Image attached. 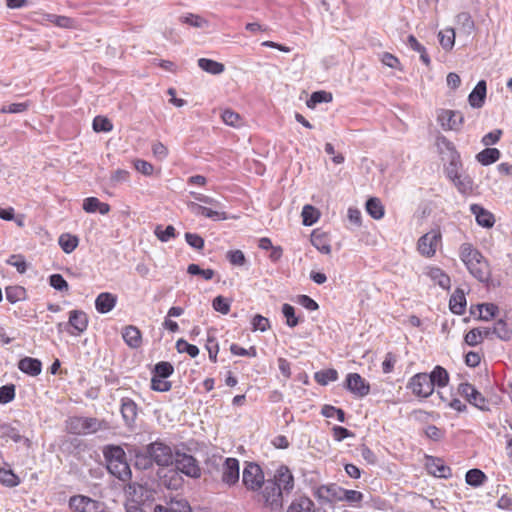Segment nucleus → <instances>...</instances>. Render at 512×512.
Returning a JSON list of instances; mask_svg holds the SVG:
<instances>
[{
    "instance_id": "obj_8",
    "label": "nucleus",
    "mask_w": 512,
    "mask_h": 512,
    "mask_svg": "<svg viewBox=\"0 0 512 512\" xmlns=\"http://www.w3.org/2000/svg\"><path fill=\"white\" fill-rule=\"evenodd\" d=\"M148 454L151 455L154 464L161 467H168L173 464L172 448L166 443L156 440L147 445Z\"/></svg>"
},
{
    "instance_id": "obj_36",
    "label": "nucleus",
    "mask_w": 512,
    "mask_h": 512,
    "mask_svg": "<svg viewBox=\"0 0 512 512\" xmlns=\"http://www.w3.org/2000/svg\"><path fill=\"white\" fill-rule=\"evenodd\" d=\"M311 243L320 253L326 255L331 253V245L325 233L314 231L311 234Z\"/></svg>"
},
{
    "instance_id": "obj_41",
    "label": "nucleus",
    "mask_w": 512,
    "mask_h": 512,
    "mask_svg": "<svg viewBox=\"0 0 512 512\" xmlns=\"http://www.w3.org/2000/svg\"><path fill=\"white\" fill-rule=\"evenodd\" d=\"M314 379L318 384L325 386L338 379V372L333 368L323 369L314 373Z\"/></svg>"
},
{
    "instance_id": "obj_42",
    "label": "nucleus",
    "mask_w": 512,
    "mask_h": 512,
    "mask_svg": "<svg viewBox=\"0 0 512 512\" xmlns=\"http://www.w3.org/2000/svg\"><path fill=\"white\" fill-rule=\"evenodd\" d=\"M430 278L443 289H450V277L440 268H432L429 271Z\"/></svg>"
},
{
    "instance_id": "obj_29",
    "label": "nucleus",
    "mask_w": 512,
    "mask_h": 512,
    "mask_svg": "<svg viewBox=\"0 0 512 512\" xmlns=\"http://www.w3.org/2000/svg\"><path fill=\"white\" fill-rule=\"evenodd\" d=\"M82 208L87 213L99 212L102 215L109 213L110 205L105 202H101L96 197H87L83 201Z\"/></svg>"
},
{
    "instance_id": "obj_18",
    "label": "nucleus",
    "mask_w": 512,
    "mask_h": 512,
    "mask_svg": "<svg viewBox=\"0 0 512 512\" xmlns=\"http://www.w3.org/2000/svg\"><path fill=\"white\" fill-rule=\"evenodd\" d=\"M160 484L167 489L178 490L183 486L184 479L176 468L161 469L158 471Z\"/></svg>"
},
{
    "instance_id": "obj_6",
    "label": "nucleus",
    "mask_w": 512,
    "mask_h": 512,
    "mask_svg": "<svg viewBox=\"0 0 512 512\" xmlns=\"http://www.w3.org/2000/svg\"><path fill=\"white\" fill-rule=\"evenodd\" d=\"M264 472L255 462H246L242 473V482L247 490L258 491L265 482Z\"/></svg>"
},
{
    "instance_id": "obj_52",
    "label": "nucleus",
    "mask_w": 512,
    "mask_h": 512,
    "mask_svg": "<svg viewBox=\"0 0 512 512\" xmlns=\"http://www.w3.org/2000/svg\"><path fill=\"white\" fill-rule=\"evenodd\" d=\"M332 101V94L323 90L313 92L306 104L309 108H315L320 103Z\"/></svg>"
},
{
    "instance_id": "obj_38",
    "label": "nucleus",
    "mask_w": 512,
    "mask_h": 512,
    "mask_svg": "<svg viewBox=\"0 0 512 512\" xmlns=\"http://www.w3.org/2000/svg\"><path fill=\"white\" fill-rule=\"evenodd\" d=\"M487 480L486 474L477 468L470 469L466 472L465 481L472 487H480Z\"/></svg>"
},
{
    "instance_id": "obj_50",
    "label": "nucleus",
    "mask_w": 512,
    "mask_h": 512,
    "mask_svg": "<svg viewBox=\"0 0 512 512\" xmlns=\"http://www.w3.org/2000/svg\"><path fill=\"white\" fill-rule=\"evenodd\" d=\"M439 42L441 47L449 51L454 47L455 44V31L452 28L445 29L444 31H440L438 34Z\"/></svg>"
},
{
    "instance_id": "obj_17",
    "label": "nucleus",
    "mask_w": 512,
    "mask_h": 512,
    "mask_svg": "<svg viewBox=\"0 0 512 512\" xmlns=\"http://www.w3.org/2000/svg\"><path fill=\"white\" fill-rule=\"evenodd\" d=\"M342 493V487L331 483L328 485H321L314 490L313 495L321 502V503H333L340 502Z\"/></svg>"
},
{
    "instance_id": "obj_22",
    "label": "nucleus",
    "mask_w": 512,
    "mask_h": 512,
    "mask_svg": "<svg viewBox=\"0 0 512 512\" xmlns=\"http://www.w3.org/2000/svg\"><path fill=\"white\" fill-rule=\"evenodd\" d=\"M154 512H192V508L185 498L171 497L166 505H156Z\"/></svg>"
},
{
    "instance_id": "obj_11",
    "label": "nucleus",
    "mask_w": 512,
    "mask_h": 512,
    "mask_svg": "<svg viewBox=\"0 0 512 512\" xmlns=\"http://www.w3.org/2000/svg\"><path fill=\"white\" fill-rule=\"evenodd\" d=\"M407 388L415 396L421 398H428L434 392V387L428 373H417L412 376L408 381Z\"/></svg>"
},
{
    "instance_id": "obj_28",
    "label": "nucleus",
    "mask_w": 512,
    "mask_h": 512,
    "mask_svg": "<svg viewBox=\"0 0 512 512\" xmlns=\"http://www.w3.org/2000/svg\"><path fill=\"white\" fill-rule=\"evenodd\" d=\"M449 308L452 313L461 315L466 309V297L465 292L461 288H457L451 295L449 300Z\"/></svg>"
},
{
    "instance_id": "obj_56",
    "label": "nucleus",
    "mask_w": 512,
    "mask_h": 512,
    "mask_svg": "<svg viewBox=\"0 0 512 512\" xmlns=\"http://www.w3.org/2000/svg\"><path fill=\"white\" fill-rule=\"evenodd\" d=\"M321 414L326 418L336 417L341 423L345 422L346 415L344 410L334 407L332 405H324L321 410Z\"/></svg>"
},
{
    "instance_id": "obj_4",
    "label": "nucleus",
    "mask_w": 512,
    "mask_h": 512,
    "mask_svg": "<svg viewBox=\"0 0 512 512\" xmlns=\"http://www.w3.org/2000/svg\"><path fill=\"white\" fill-rule=\"evenodd\" d=\"M66 429L70 434L85 435L100 429V422L94 417H71L66 421Z\"/></svg>"
},
{
    "instance_id": "obj_53",
    "label": "nucleus",
    "mask_w": 512,
    "mask_h": 512,
    "mask_svg": "<svg viewBox=\"0 0 512 512\" xmlns=\"http://www.w3.org/2000/svg\"><path fill=\"white\" fill-rule=\"evenodd\" d=\"M174 372V367L170 362L167 361H160L157 364H155L153 370H152V376L154 377H160V378H168L170 377Z\"/></svg>"
},
{
    "instance_id": "obj_40",
    "label": "nucleus",
    "mask_w": 512,
    "mask_h": 512,
    "mask_svg": "<svg viewBox=\"0 0 512 512\" xmlns=\"http://www.w3.org/2000/svg\"><path fill=\"white\" fill-rule=\"evenodd\" d=\"M58 243L65 253L70 254L78 246L79 239L77 236L71 235L69 233H64L60 235Z\"/></svg>"
},
{
    "instance_id": "obj_43",
    "label": "nucleus",
    "mask_w": 512,
    "mask_h": 512,
    "mask_svg": "<svg viewBox=\"0 0 512 512\" xmlns=\"http://www.w3.org/2000/svg\"><path fill=\"white\" fill-rule=\"evenodd\" d=\"M5 295L7 301L14 304L26 298V290L24 287L18 285L7 286L5 288Z\"/></svg>"
},
{
    "instance_id": "obj_32",
    "label": "nucleus",
    "mask_w": 512,
    "mask_h": 512,
    "mask_svg": "<svg viewBox=\"0 0 512 512\" xmlns=\"http://www.w3.org/2000/svg\"><path fill=\"white\" fill-rule=\"evenodd\" d=\"M122 337L124 342L131 348H138L142 343L140 330L132 325L126 326L123 329Z\"/></svg>"
},
{
    "instance_id": "obj_61",
    "label": "nucleus",
    "mask_w": 512,
    "mask_h": 512,
    "mask_svg": "<svg viewBox=\"0 0 512 512\" xmlns=\"http://www.w3.org/2000/svg\"><path fill=\"white\" fill-rule=\"evenodd\" d=\"M15 385L6 384L0 387V404H8L15 398Z\"/></svg>"
},
{
    "instance_id": "obj_33",
    "label": "nucleus",
    "mask_w": 512,
    "mask_h": 512,
    "mask_svg": "<svg viewBox=\"0 0 512 512\" xmlns=\"http://www.w3.org/2000/svg\"><path fill=\"white\" fill-rule=\"evenodd\" d=\"M428 375L434 388L435 386L443 388L446 387L449 383V374L447 370L440 365L435 366L431 373Z\"/></svg>"
},
{
    "instance_id": "obj_14",
    "label": "nucleus",
    "mask_w": 512,
    "mask_h": 512,
    "mask_svg": "<svg viewBox=\"0 0 512 512\" xmlns=\"http://www.w3.org/2000/svg\"><path fill=\"white\" fill-rule=\"evenodd\" d=\"M441 240V233L439 230H431L420 237L418 240V251L421 255L432 257L436 253V248Z\"/></svg>"
},
{
    "instance_id": "obj_45",
    "label": "nucleus",
    "mask_w": 512,
    "mask_h": 512,
    "mask_svg": "<svg viewBox=\"0 0 512 512\" xmlns=\"http://www.w3.org/2000/svg\"><path fill=\"white\" fill-rule=\"evenodd\" d=\"M363 499L364 495L362 492L342 488L340 502H346L349 505L356 507L357 504L363 501Z\"/></svg>"
},
{
    "instance_id": "obj_26",
    "label": "nucleus",
    "mask_w": 512,
    "mask_h": 512,
    "mask_svg": "<svg viewBox=\"0 0 512 512\" xmlns=\"http://www.w3.org/2000/svg\"><path fill=\"white\" fill-rule=\"evenodd\" d=\"M18 369L29 375V376H38L42 371V363L37 358L32 357H24L18 362Z\"/></svg>"
},
{
    "instance_id": "obj_1",
    "label": "nucleus",
    "mask_w": 512,
    "mask_h": 512,
    "mask_svg": "<svg viewBox=\"0 0 512 512\" xmlns=\"http://www.w3.org/2000/svg\"><path fill=\"white\" fill-rule=\"evenodd\" d=\"M459 257L469 273L481 283H488L491 278L490 265L482 253L471 243L460 246Z\"/></svg>"
},
{
    "instance_id": "obj_7",
    "label": "nucleus",
    "mask_w": 512,
    "mask_h": 512,
    "mask_svg": "<svg viewBox=\"0 0 512 512\" xmlns=\"http://www.w3.org/2000/svg\"><path fill=\"white\" fill-rule=\"evenodd\" d=\"M263 489L260 493L259 501H262L264 506L271 510H278L283 506L284 494L276 485L275 481L270 479L266 480L263 484Z\"/></svg>"
},
{
    "instance_id": "obj_57",
    "label": "nucleus",
    "mask_w": 512,
    "mask_h": 512,
    "mask_svg": "<svg viewBox=\"0 0 512 512\" xmlns=\"http://www.w3.org/2000/svg\"><path fill=\"white\" fill-rule=\"evenodd\" d=\"M176 349L179 353H187L191 358H195L199 354V348L196 345L188 343L184 339H178Z\"/></svg>"
},
{
    "instance_id": "obj_2",
    "label": "nucleus",
    "mask_w": 512,
    "mask_h": 512,
    "mask_svg": "<svg viewBox=\"0 0 512 512\" xmlns=\"http://www.w3.org/2000/svg\"><path fill=\"white\" fill-rule=\"evenodd\" d=\"M103 456L110 474L123 482L132 477L130 466L124 449L118 445H106L103 448Z\"/></svg>"
},
{
    "instance_id": "obj_21",
    "label": "nucleus",
    "mask_w": 512,
    "mask_h": 512,
    "mask_svg": "<svg viewBox=\"0 0 512 512\" xmlns=\"http://www.w3.org/2000/svg\"><path fill=\"white\" fill-rule=\"evenodd\" d=\"M426 467L428 472L435 477L447 479L452 476L451 468L439 457L427 456Z\"/></svg>"
},
{
    "instance_id": "obj_31",
    "label": "nucleus",
    "mask_w": 512,
    "mask_h": 512,
    "mask_svg": "<svg viewBox=\"0 0 512 512\" xmlns=\"http://www.w3.org/2000/svg\"><path fill=\"white\" fill-rule=\"evenodd\" d=\"M188 207L196 215H201V216L210 218L212 220H225V219H227V216H226L225 212H218V211L212 210V209H210L208 207L199 205V204H197L195 202L189 203Z\"/></svg>"
},
{
    "instance_id": "obj_55",
    "label": "nucleus",
    "mask_w": 512,
    "mask_h": 512,
    "mask_svg": "<svg viewBox=\"0 0 512 512\" xmlns=\"http://www.w3.org/2000/svg\"><path fill=\"white\" fill-rule=\"evenodd\" d=\"M319 211L311 205H305L302 210V222L305 226H312L319 219Z\"/></svg>"
},
{
    "instance_id": "obj_37",
    "label": "nucleus",
    "mask_w": 512,
    "mask_h": 512,
    "mask_svg": "<svg viewBox=\"0 0 512 512\" xmlns=\"http://www.w3.org/2000/svg\"><path fill=\"white\" fill-rule=\"evenodd\" d=\"M198 66L205 72L212 75H219L224 72V64L208 58H200L197 61Z\"/></svg>"
},
{
    "instance_id": "obj_20",
    "label": "nucleus",
    "mask_w": 512,
    "mask_h": 512,
    "mask_svg": "<svg viewBox=\"0 0 512 512\" xmlns=\"http://www.w3.org/2000/svg\"><path fill=\"white\" fill-rule=\"evenodd\" d=\"M138 405L137 403L129 398L122 397L120 400V412L123 418V421L126 426L132 427L135 424V421L138 416Z\"/></svg>"
},
{
    "instance_id": "obj_64",
    "label": "nucleus",
    "mask_w": 512,
    "mask_h": 512,
    "mask_svg": "<svg viewBox=\"0 0 512 512\" xmlns=\"http://www.w3.org/2000/svg\"><path fill=\"white\" fill-rule=\"evenodd\" d=\"M222 120L225 124L232 126V127H239L241 126V117L238 113L234 112L233 110L226 109L222 112Z\"/></svg>"
},
{
    "instance_id": "obj_23",
    "label": "nucleus",
    "mask_w": 512,
    "mask_h": 512,
    "mask_svg": "<svg viewBox=\"0 0 512 512\" xmlns=\"http://www.w3.org/2000/svg\"><path fill=\"white\" fill-rule=\"evenodd\" d=\"M0 438L6 441L12 440L15 443L23 442L26 446H30V440L21 434V431L12 423L0 424Z\"/></svg>"
},
{
    "instance_id": "obj_13",
    "label": "nucleus",
    "mask_w": 512,
    "mask_h": 512,
    "mask_svg": "<svg viewBox=\"0 0 512 512\" xmlns=\"http://www.w3.org/2000/svg\"><path fill=\"white\" fill-rule=\"evenodd\" d=\"M69 506L73 512H107L102 502L83 495L71 497Z\"/></svg>"
},
{
    "instance_id": "obj_58",
    "label": "nucleus",
    "mask_w": 512,
    "mask_h": 512,
    "mask_svg": "<svg viewBox=\"0 0 512 512\" xmlns=\"http://www.w3.org/2000/svg\"><path fill=\"white\" fill-rule=\"evenodd\" d=\"M180 20L181 22L196 28H205L208 26V21L205 18L192 13L182 16Z\"/></svg>"
},
{
    "instance_id": "obj_54",
    "label": "nucleus",
    "mask_w": 512,
    "mask_h": 512,
    "mask_svg": "<svg viewBox=\"0 0 512 512\" xmlns=\"http://www.w3.org/2000/svg\"><path fill=\"white\" fill-rule=\"evenodd\" d=\"M282 314L286 318V325L290 328L296 327L302 320L296 316L295 308L285 303L282 305Z\"/></svg>"
},
{
    "instance_id": "obj_15",
    "label": "nucleus",
    "mask_w": 512,
    "mask_h": 512,
    "mask_svg": "<svg viewBox=\"0 0 512 512\" xmlns=\"http://www.w3.org/2000/svg\"><path fill=\"white\" fill-rule=\"evenodd\" d=\"M344 387L357 397H365L370 393L369 383L358 373H349L346 376Z\"/></svg>"
},
{
    "instance_id": "obj_51",
    "label": "nucleus",
    "mask_w": 512,
    "mask_h": 512,
    "mask_svg": "<svg viewBox=\"0 0 512 512\" xmlns=\"http://www.w3.org/2000/svg\"><path fill=\"white\" fill-rule=\"evenodd\" d=\"M0 483L12 488L20 484V479L11 469L0 468Z\"/></svg>"
},
{
    "instance_id": "obj_27",
    "label": "nucleus",
    "mask_w": 512,
    "mask_h": 512,
    "mask_svg": "<svg viewBox=\"0 0 512 512\" xmlns=\"http://www.w3.org/2000/svg\"><path fill=\"white\" fill-rule=\"evenodd\" d=\"M117 297L109 292L100 293L95 300V308L101 314L110 312L116 305Z\"/></svg>"
},
{
    "instance_id": "obj_3",
    "label": "nucleus",
    "mask_w": 512,
    "mask_h": 512,
    "mask_svg": "<svg viewBox=\"0 0 512 512\" xmlns=\"http://www.w3.org/2000/svg\"><path fill=\"white\" fill-rule=\"evenodd\" d=\"M208 472L213 470L221 472V482L233 487L239 482L240 478V462L237 458L228 457L223 459L222 456L213 455L206 461Z\"/></svg>"
},
{
    "instance_id": "obj_63",
    "label": "nucleus",
    "mask_w": 512,
    "mask_h": 512,
    "mask_svg": "<svg viewBox=\"0 0 512 512\" xmlns=\"http://www.w3.org/2000/svg\"><path fill=\"white\" fill-rule=\"evenodd\" d=\"M231 302L229 299L219 295L213 299L212 307L215 311L226 315L230 311Z\"/></svg>"
},
{
    "instance_id": "obj_35",
    "label": "nucleus",
    "mask_w": 512,
    "mask_h": 512,
    "mask_svg": "<svg viewBox=\"0 0 512 512\" xmlns=\"http://www.w3.org/2000/svg\"><path fill=\"white\" fill-rule=\"evenodd\" d=\"M135 467L140 470H148L153 467V460L150 454H148L147 445L143 449L135 450Z\"/></svg>"
},
{
    "instance_id": "obj_47",
    "label": "nucleus",
    "mask_w": 512,
    "mask_h": 512,
    "mask_svg": "<svg viewBox=\"0 0 512 512\" xmlns=\"http://www.w3.org/2000/svg\"><path fill=\"white\" fill-rule=\"evenodd\" d=\"M453 184L461 194H469L473 191V180L469 175H459L458 179L452 180Z\"/></svg>"
},
{
    "instance_id": "obj_46",
    "label": "nucleus",
    "mask_w": 512,
    "mask_h": 512,
    "mask_svg": "<svg viewBox=\"0 0 512 512\" xmlns=\"http://www.w3.org/2000/svg\"><path fill=\"white\" fill-rule=\"evenodd\" d=\"M494 335L503 341H509L512 337V330L505 320L499 319L493 326Z\"/></svg>"
},
{
    "instance_id": "obj_12",
    "label": "nucleus",
    "mask_w": 512,
    "mask_h": 512,
    "mask_svg": "<svg viewBox=\"0 0 512 512\" xmlns=\"http://www.w3.org/2000/svg\"><path fill=\"white\" fill-rule=\"evenodd\" d=\"M458 392L463 396L471 405L475 406L481 411H489L488 400L474 387V385L465 382L460 383Z\"/></svg>"
},
{
    "instance_id": "obj_9",
    "label": "nucleus",
    "mask_w": 512,
    "mask_h": 512,
    "mask_svg": "<svg viewBox=\"0 0 512 512\" xmlns=\"http://www.w3.org/2000/svg\"><path fill=\"white\" fill-rule=\"evenodd\" d=\"M437 121L443 130L459 132L464 124V116L457 110L440 109L437 111Z\"/></svg>"
},
{
    "instance_id": "obj_10",
    "label": "nucleus",
    "mask_w": 512,
    "mask_h": 512,
    "mask_svg": "<svg viewBox=\"0 0 512 512\" xmlns=\"http://www.w3.org/2000/svg\"><path fill=\"white\" fill-rule=\"evenodd\" d=\"M173 463L175 468L187 477L197 479L201 476V469L198 465V461L192 455L177 452Z\"/></svg>"
},
{
    "instance_id": "obj_60",
    "label": "nucleus",
    "mask_w": 512,
    "mask_h": 512,
    "mask_svg": "<svg viewBox=\"0 0 512 512\" xmlns=\"http://www.w3.org/2000/svg\"><path fill=\"white\" fill-rule=\"evenodd\" d=\"M92 126L95 132H110L113 129L111 121L103 116H96L93 119Z\"/></svg>"
},
{
    "instance_id": "obj_34",
    "label": "nucleus",
    "mask_w": 512,
    "mask_h": 512,
    "mask_svg": "<svg viewBox=\"0 0 512 512\" xmlns=\"http://www.w3.org/2000/svg\"><path fill=\"white\" fill-rule=\"evenodd\" d=\"M500 156L499 149L486 147L476 155V160L483 166H488L498 161Z\"/></svg>"
},
{
    "instance_id": "obj_19",
    "label": "nucleus",
    "mask_w": 512,
    "mask_h": 512,
    "mask_svg": "<svg viewBox=\"0 0 512 512\" xmlns=\"http://www.w3.org/2000/svg\"><path fill=\"white\" fill-rule=\"evenodd\" d=\"M67 326L72 328V330H68L71 335L78 336L82 334L88 327L87 314L82 310H71Z\"/></svg>"
},
{
    "instance_id": "obj_5",
    "label": "nucleus",
    "mask_w": 512,
    "mask_h": 512,
    "mask_svg": "<svg viewBox=\"0 0 512 512\" xmlns=\"http://www.w3.org/2000/svg\"><path fill=\"white\" fill-rule=\"evenodd\" d=\"M438 142L449 152V163L445 167V174L449 180L458 179L461 175L460 169L462 167L461 158L459 152L453 142H451L445 136L438 137Z\"/></svg>"
},
{
    "instance_id": "obj_24",
    "label": "nucleus",
    "mask_w": 512,
    "mask_h": 512,
    "mask_svg": "<svg viewBox=\"0 0 512 512\" xmlns=\"http://www.w3.org/2000/svg\"><path fill=\"white\" fill-rule=\"evenodd\" d=\"M470 211L475 216L476 222L479 226L484 228H492L494 226V215L481 205L472 204L470 206Z\"/></svg>"
},
{
    "instance_id": "obj_16",
    "label": "nucleus",
    "mask_w": 512,
    "mask_h": 512,
    "mask_svg": "<svg viewBox=\"0 0 512 512\" xmlns=\"http://www.w3.org/2000/svg\"><path fill=\"white\" fill-rule=\"evenodd\" d=\"M271 481H275L276 485L280 488V491L284 495H288L294 489L295 481L294 476L286 465H281L275 471L273 479Z\"/></svg>"
},
{
    "instance_id": "obj_44",
    "label": "nucleus",
    "mask_w": 512,
    "mask_h": 512,
    "mask_svg": "<svg viewBox=\"0 0 512 512\" xmlns=\"http://www.w3.org/2000/svg\"><path fill=\"white\" fill-rule=\"evenodd\" d=\"M476 309L479 311V319L484 321L494 318L499 312L498 306L493 303L478 304Z\"/></svg>"
},
{
    "instance_id": "obj_30",
    "label": "nucleus",
    "mask_w": 512,
    "mask_h": 512,
    "mask_svg": "<svg viewBox=\"0 0 512 512\" xmlns=\"http://www.w3.org/2000/svg\"><path fill=\"white\" fill-rule=\"evenodd\" d=\"M286 512H316V508L310 498L300 496L290 503Z\"/></svg>"
},
{
    "instance_id": "obj_59",
    "label": "nucleus",
    "mask_w": 512,
    "mask_h": 512,
    "mask_svg": "<svg viewBox=\"0 0 512 512\" xmlns=\"http://www.w3.org/2000/svg\"><path fill=\"white\" fill-rule=\"evenodd\" d=\"M48 20L54 25L61 28L71 29L74 28L76 24V21L73 18L54 14L48 15Z\"/></svg>"
},
{
    "instance_id": "obj_39",
    "label": "nucleus",
    "mask_w": 512,
    "mask_h": 512,
    "mask_svg": "<svg viewBox=\"0 0 512 512\" xmlns=\"http://www.w3.org/2000/svg\"><path fill=\"white\" fill-rule=\"evenodd\" d=\"M366 211L373 219L376 220H379L384 216V206L376 197H372L367 200Z\"/></svg>"
},
{
    "instance_id": "obj_62",
    "label": "nucleus",
    "mask_w": 512,
    "mask_h": 512,
    "mask_svg": "<svg viewBox=\"0 0 512 512\" xmlns=\"http://www.w3.org/2000/svg\"><path fill=\"white\" fill-rule=\"evenodd\" d=\"M156 237L162 242H168L171 238L176 236V230L172 225H168L165 229L158 225L154 231Z\"/></svg>"
},
{
    "instance_id": "obj_48",
    "label": "nucleus",
    "mask_w": 512,
    "mask_h": 512,
    "mask_svg": "<svg viewBox=\"0 0 512 512\" xmlns=\"http://www.w3.org/2000/svg\"><path fill=\"white\" fill-rule=\"evenodd\" d=\"M456 22L460 29L470 35L475 29V23L468 12H461L456 17Z\"/></svg>"
},
{
    "instance_id": "obj_49",
    "label": "nucleus",
    "mask_w": 512,
    "mask_h": 512,
    "mask_svg": "<svg viewBox=\"0 0 512 512\" xmlns=\"http://www.w3.org/2000/svg\"><path fill=\"white\" fill-rule=\"evenodd\" d=\"M407 45L414 51L420 54V59L425 65L430 64V57L426 52V48L418 42L415 36L409 35L407 38Z\"/></svg>"
},
{
    "instance_id": "obj_25",
    "label": "nucleus",
    "mask_w": 512,
    "mask_h": 512,
    "mask_svg": "<svg viewBox=\"0 0 512 512\" xmlns=\"http://www.w3.org/2000/svg\"><path fill=\"white\" fill-rule=\"evenodd\" d=\"M487 84L485 80H480L468 96V102L472 108L483 107L486 99Z\"/></svg>"
}]
</instances>
